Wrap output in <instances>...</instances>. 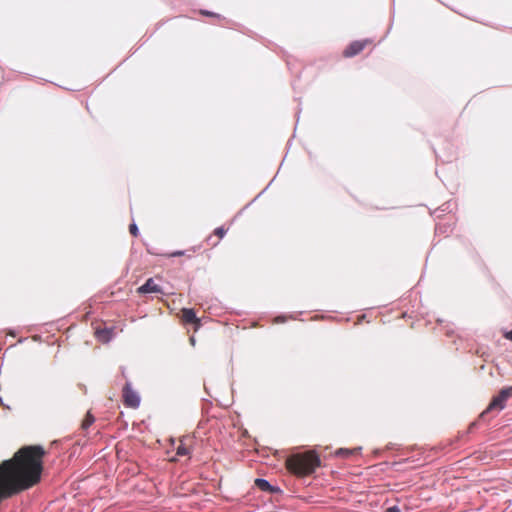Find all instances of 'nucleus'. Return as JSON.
<instances>
[{"label": "nucleus", "mask_w": 512, "mask_h": 512, "mask_svg": "<svg viewBox=\"0 0 512 512\" xmlns=\"http://www.w3.org/2000/svg\"><path fill=\"white\" fill-rule=\"evenodd\" d=\"M320 466L321 459L315 450L293 453L285 460L286 469L299 478L313 474Z\"/></svg>", "instance_id": "f257e3e1"}, {"label": "nucleus", "mask_w": 512, "mask_h": 512, "mask_svg": "<svg viewBox=\"0 0 512 512\" xmlns=\"http://www.w3.org/2000/svg\"><path fill=\"white\" fill-rule=\"evenodd\" d=\"M512 397V386L502 388L498 395L493 397L491 400L489 406L486 409V412L491 410H503L506 406V402L509 398Z\"/></svg>", "instance_id": "f03ea898"}, {"label": "nucleus", "mask_w": 512, "mask_h": 512, "mask_svg": "<svg viewBox=\"0 0 512 512\" xmlns=\"http://www.w3.org/2000/svg\"><path fill=\"white\" fill-rule=\"evenodd\" d=\"M373 45L371 39L356 40L351 42L342 52L343 57L352 58L364 51L368 46Z\"/></svg>", "instance_id": "7ed1b4c3"}, {"label": "nucleus", "mask_w": 512, "mask_h": 512, "mask_svg": "<svg viewBox=\"0 0 512 512\" xmlns=\"http://www.w3.org/2000/svg\"><path fill=\"white\" fill-rule=\"evenodd\" d=\"M123 403L126 407L137 408L140 404V397L132 388L130 383H126L122 391Z\"/></svg>", "instance_id": "20e7f679"}, {"label": "nucleus", "mask_w": 512, "mask_h": 512, "mask_svg": "<svg viewBox=\"0 0 512 512\" xmlns=\"http://www.w3.org/2000/svg\"><path fill=\"white\" fill-rule=\"evenodd\" d=\"M181 321L184 324H194V330L197 331L201 325L200 319L197 318L193 309L183 308L181 310Z\"/></svg>", "instance_id": "39448f33"}, {"label": "nucleus", "mask_w": 512, "mask_h": 512, "mask_svg": "<svg viewBox=\"0 0 512 512\" xmlns=\"http://www.w3.org/2000/svg\"><path fill=\"white\" fill-rule=\"evenodd\" d=\"M138 294H147V293H163L162 288L155 283L153 278H149L146 282L137 288Z\"/></svg>", "instance_id": "423d86ee"}, {"label": "nucleus", "mask_w": 512, "mask_h": 512, "mask_svg": "<svg viewBox=\"0 0 512 512\" xmlns=\"http://www.w3.org/2000/svg\"><path fill=\"white\" fill-rule=\"evenodd\" d=\"M113 334V329L110 328H97L95 331L96 338L103 343L109 342Z\"/></svg>", "instance_id": "0eeeda50"}, {"label": "nucleus", "mask_w": 512, "mask_h": 512, "mask_svg": "<svg viewBox=\"0 0 512 512\" xmlns=\"http://www.w3.org/2000/svg\"><path fill=\"white\" fill-rule=\"evenodd\" d=\"M254 484L261 491H265V492H269V493H274V492L278 491V488H275L272 485H270V483L265 479L257 478V479H255Z\"/></svg>", "instance_id": "6e6552de"}, {"label": "nucleus", "mask_w": 512, "mask_h": 512, "mask_svg": "<svg viewBox=\"0 0 512 512\" xmlns=\"http://www.w3.org/2000/svg\"><path fill=\"white\" fill-rule=\"evenodd\" d=\"M361 451V448H353V449H347V448H340L335 452L336 456L343 457V458H350L355 455H359Z\"/></svg>", "instance_id": "1a4fd4ad"}, {"label": "nucleus", "mask_w": 512, "mask_h": 512, "mask_svg": "<svg viewBox=\"0 0 512 512\" xmlns=\"http://www.w3.org/2000/svg\"><path fill=\"white\" fill-rule=\"evenodd\" d=\"M189 440H190V438H188V437H185L180 440L179 445L176 447V454L178 456H186L190 453V449L187 446V441H189Z\"/></svg>", "instance_id": "9d476101"}, {"label": "nucleus", "mask_w": 512, "mask_h": 512, "mask_svg": "<svg viewBox=\"0 0 512 512\" xmlns=\"http://www.w3.org/2000/svg\"><path fill=\"white\" fill-rule=\"evenodd\" d=\"M94 421H95L94 416L90 412H88L82 421V424H81L82 429H84V430L88 429L94 423Z\"/></svg>", "instance_id": "9b49d317"}, {"label": "nucleus", "mask_w": 512, "mask_h": 512, "mask_svg": "<svg viewBox=\"0 0 512 512\" xmlns=\"http://www.w3.org/2000/svg\"><path fill=\"white\" fill-rule=\"evenodd\" d=\"M226 234V230L223 227H218L214 230V235H216L219 239H222Z\"/></svg>", "instance_id": "f8f14e48"}, {"label": "nucleus", "mask_w": 512, "mask_h": 512, "mask_svg": "<svg viewBox=\"0 0 512 512\" xmlns=\"http://www.w3.org/2000/svg\"><path fill=\"white\" fill-rule=\"evenodd\" d=\"M129 232L134 236L137 237L139 235L138 227L135 223L130 224L129 226Z\"/></svg>", "instance_id": "ddd939ff"}, {"label": "nucleus", "mask_w": 512, "mask_h": 512, "mask_svg": "<svg viewBox=\"0 0 512 512\" xmlns=\"http://www.w3.org/2000/svg\"><path fill=\"white\" fill-rule=\"evenodd\" d=\"M183 255H185V252L178 250V251H174L172 253H167L164 256L171 258V257H179V256H183Z\"/></svg>", "instance_id": "4468645a"}, {"label": "nucleus", "mask_w": 512, "mask_h": 512, "mask_svg": "<svg viewBox=\"0 0 512 512\" xmlns=\"http://www.w3.org/2000/svg\"><path fill=\"white\" fill-rule=\"evenodd\" d=\"M200 14H201V15H204V16L220 18V15H219V14H216V13H214V12H210V11H207V10H200Z\"/></svg>", "instance_id": "2eb2a0df"}, {"label": "nucleus", "mask_w": 512, "mask_h": 512, "mask_svg": "<svg viewBox=\"0 0 512 512\" xmlns=\"http://www.w3.org/2000/svg\"><path fill=\"white\" fill-rule=\"evenodd\" d=\"M386 512H400V509L397 506H393L388 508Z\"/></svg>", "instance_id": "dca6fc26"}, {"label": "nucleus", "mask_w": 512, "mask_h": 512, "mask_svg": "<svg viewBox=\"0 0 512 512\" xmlns=\"http://www.w3.org/2000/svg\"><path fill=\"white\" fill-rule=\"evenodd\" d=\"M505 338H507V339L512 341V330L505 334Z\"/></svg>", "instance_id": "f3484780"}, {"label": "nucleus", "mask_w": 512, "mask_h": 512, "mask_svg": "<svg viewBox=\"0 0 512 512\" xmlns=\"http://www.w3.org/2000/svg\"><path fill=\"white\" fill-rule=\"evenodd\" d=\"M212 246H216L218 244V241L210 243Z\"/></svg>", "instance_id": "a211bd4d"}, {"label": "nucleus", "mask_w": 512, "mask_h": 512, "mask_svg": "<svg viewBox=\"0 0 512 512\" xmlns=\"http://www.w3.org/2000/svg\"><path fill=\"white\" fill-rule=\"evenodd\" d=\"M211 239H212V237H211V236H209V237L207 238V242H209V243H210Z\"/></svg>", "instance_id": "6ab92c4d"}]
</instances>
